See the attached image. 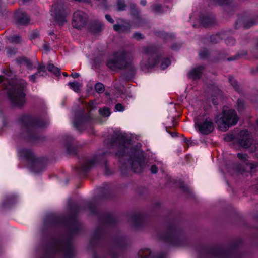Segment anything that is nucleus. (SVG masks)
I'll list each match as a JSON object with an SVG mask.
<instances>
[{"mask_svg": "<svg viewBox=\"0 0 258 258\" xmlns=\"http://www.w3.org/2000/svg\"><path fill=\"white\" fill-rule=\"evenodd\" d=\"M110 146L118 151L116 156H123L130 152V163L132 169L136 173H140L145 166V158L143 152L139 149H131L128 151L129 142L124 136L120 132H115L110 140Z\"/></svg>", "mask_w": 258, "mask_h": 258, "instance_id": "obj_1", "label": "nucleus"}, {"mask_svg": "<svg viewBox=\"0 0 258 258\" xmlns=\"http://www.w3.org/2000/svg\"><path fill=\"white\" fill-rule=\"evenodd\" d=\"M27 85V82L23 79L8 82V85L6 86L8 96L13 106L20 107L24 104Z\"/></svg>", "mask_w": 258, "mask_h": 258, "instance_id": "obj_2", "label": "nucleus"}, {"mask_svg": "<svg viewBox=\"0 0 258 258\" xmlns=\"http://www.w3.org/2000/svg\"><path fill=\"white\" fill-rule=\"evenodd\" d=\"M107 66L112 70L119 69L130 72L131 75L135 73V68L132 63L131 54L126 52L122 51L115 54L114 59H110L107 62Z\"/></svg>", "mask_w": 258, "mask_h": 258, "instance_id": "obj_3", "label": "nucleus"}, {"mask_svg": "<svg viewBox=\"0 0 258 258\" xmlns=\"http://www.w3.org/2000/svg\"><path fill=\"white\" fill-rule=\"evenodd\" d=\"M238 121V117L236 111L227 107L223 108L222 113L217 115L216 119V122L222 131H226L230 126L235 125Z\"/></svg>", "mask_w": 258, "mask_h": 258, "instance_id": "obj_4", "label": "nucleus"}, {"mask_svg": "<svg viewBox=\"0 0 258 258\" xmlns=\"http://www.w3.org/2000/svg\"><path fill=\"white\" fill-rule=\"evenodd\" d=\"M20 122L21 125L25 128L27 134V138L33 140L31 135L32 132L35 127H42L48 123V121H42L37 120L35 118L28 115H23L20 119Z\"/></svg>", "mask_w": 258, "mask_h": 258, "instance_id": "obj_5", "label": "nucleus"}, {"mask_svg": "<svg viewBox=\"0 0 258 258\" xmlns=\"http://www.w3.org/2000/svg\"><path fill=\"white\" fill-rule=\"evenodd\" d=\"M47 253H60L65 258H72L74 250L70 242L59 241L55 242L46 251Z\"/></svg>", "mask_w": 258, "mask_h": 258, "instance_id": "obj_6", "label": "nucleus"}, {"mask_svg": "<svg viewBox=\"0 0 258 258\" xmlns=\"http://www.w3.org/2000/svg\"><path fill=\"white\" fill-rule=\"evenodd\" d=\"M161 239L175 246H181L185 241V238L180 231L174 226L170 227L167 233L162 236Z\"/></svg>", "mask_w": 258, "mask_h": 258, "instance_id": "obj_7", "label": "nucleus"}, {"mask_svg": "<svg viewBox=\"0 0 258 258\" xmlns=\"http://www.w3.org/2000/svg\"><path fill=\"white\" fill-rule=\"evenodd\" d=\"M51 15L59 25H62L64 22H66L67 13L66 11L63 0H59L52 6Z\"/></svg>", "mask_w": 258, "mask_h": 258, "instance_id": "obj_8", "label": "nucleus"}, {"mask_svg": "<svg viewBox=\"0 0 258 258\" xmlns=\"http://www.w3.org/2000/svg\"><path fill=\"white\" fill-rule=\"evenodd\" d=\"M195 126L202 134L208 135L214 130L212 120L207 116H199L195 122Z\"/></svg>", "mask_w": 258, "mask_h": 258, "instance_id": "obj_9", "label": "nucleus"}, {"mask_svg": "<svg viewBox=\"0 0 258 258\" xmlns=\"http://www.w3.org/2000/svg\"><path fill=\"white\" fill-rule=\"evenodd\" d=\"M87 21L86 14L81 11H77L73 14L72 26L75 28L80 29L86 25Z\"/></svg>", "mask_w": 258, "mask_h": 258, "instance_id": "obj_10", "label": "nucleus"}, {"mask_svg": "<svg viewBox=\"0 0 258 258\" xmlns=\"http://www.w3.org/2000/svg\"><path fill=\"white\" fill-rule=\"evenodd\" d=\"M238 144L243 148L250 149L253 145V140L247 130L241 131L239 133Z\"/></svg>", "mask_w": 258, "mask_h": 258, "instance_id": "obj_11", "label": "nucleus"}, {"mask_svg": "<svg viewBox=\"0 0 258 258\" xmlns=\"http://www.w3.org/2000/svg\"><path fill=\"white\" fill-rule=\"evenodd\" d=\"M117 24L113 25V29L118 32L128 33L131 31V25L123 20L118 19Z\"/></svg>", "mask_w": 258, "mask_h": 258, "instance_id": "obj_12", "label": "nucleus"}, {"mask_svg": "<svg viewBox=\"0 0 258 258\" xmlns=\"http://www.w3.org/2000/svg\"><path fill=\"white\" fill-rule=\"evenodd\" d=\"M232 249L217 248L213 249L211 252L215 258H228L232 254Z\"/></svg>", "mask_w": 258, "mask_h": 258, "instance_id": "obj_13", "label": "nucleus"}, {"mask_svg": "<svg viewBox=\"0 0 258 258\" xmlns=\"http://www.w3.org/2000/svg\"><path fill=\"white\" fill-rule=\"evenodd\" d=\"M90 120L91 117L89 114L85 117L81 116L79 118L75 116L73 120V123L76 128L78 130H81L82 127L84 126L86 123L89 122Z\"/></svg>", "mask_w": 258, "mask_h": 258, "instance_id": "obj_14", "label": "nucleus"}, {"mask_svg": "<svg viewBox=\"0 0 258 258\" xmlns=\"http://www.w3.org/2000/svg\"><path fill=\"white\" fill-rule=\"evenodd\" d=\"M47 75L46 67L43 64H39L37 68V71L34 74L30 76L29 79L30 81L35 83L36 79L40 76H45Z\"/></svg>", "mask_w": 258, "mask_h": 258, "instance_id": "obj_15", "label": "nucleus"}, {"mask_svg": "<svg viewBox=\"0 0 258 258\" xmlns=\"http://www.w3.org/2000/svg\"><path fill=\"white\" fill-rule=\"evenodd\" d=\"M204 66H199L197 68L191 70L187 74L188 78L194 80L199 79L201 76L202 71L204 70Z\"/></svg>", "mask_w": 258, "mask_h": 258, "instance_id": "obj_16", "label": "nucleus"}, {"mask_svg": "<svg viewBox=\"0 0 258 258\" xmlns=\"http://www.w3.org/2000/svg\"><path fill=\"white\" fill-rule=\"evenodd\" d=\"M15 17L17 24L26 25L29 22V18L25 13L18 12L15 14Z\"/></svg>", "mask_w": 258, "mask_h": 258, "instance_id": "obj_17", "label": "nucleus"}, {"mask_svg": "<svg viewBox=\"0 0 258 258\" xmlns=\"http://www.w3.org/2000/svg\"><path fill=\"white\" fill-rule=\"evenodd\" d=\"M98 159V157H94L92 159L88 160L85 163L80 167V170L83 172H87L91 167L94 165Z\"/></svg>", "mask_w": 258, "mask_h": 258, "instance_id": "obj_18", "label": "nucleus"}, {"mask_svg": "<svg viewBox=\"0 0 258 258\" xmlns=\"http://www.w3.org/2000/svg\"><path fill=\"white\" fill-rule=\"evenodd\" d=\"M17 62L19 64L25 66L27 68L30 70H32L33 68H35V66L34 67L33 66L30 59L25 57L18 58L17 59Z\"/></svg>", "mask_w": 258, "mask_h": 258, "instance_id": "obj_19", "label": "nucleus"}, {"mask_svg": "<svg viewBox=\"0 0 258 258\" xmlns=\"http://www.w3.org/2000/svg\"><path fill=\"white\" fill-rule=\"evenodd\" d=\"M19 152L21 156L27 159L32 161H35L36 160L33 152L31 150L23 149L21 150Z\"/></svg>", "mask_w": 258, "mask_h": 258, "instance_id": "obj_20", "label": "nucleus"}, {"mask_svg": "<svg viewBox=\"0 0 258 258\" xmlns=\"http://www.w3.org/2000/svg\"><path fill=\"white\" fill-rule=\"evenodd\" d=\"M103 25L99 22L92 23L89 27L90 31L93 34H97L101 31Z\"/></svg>", "mask_w": 258, "mask_h": 258, "instance_id": "obj_21", "label": "nucleus"}, {"mask_svg": "<svg viewBox=\"0 0 258 258\" xmlns=\"http://www.w3.org/2000/svg\"><path fill=\"white\" fill-rule=\"evenodd\" d=\"M158 63V60L156 59L155 57L151 56L149 58L147 62H144V60L142 61L141 67L142 68L144 67L149 68H152L156 65Z\"/></svg>", "mask_w": 258, "mask_h": 258, "instance_id": "obj_22", "label": "nucleus"}, {"mask_svg": "<svg viewBox=\"0 0 258 258\" xmlns=\"http://www.w3.org/2000/svg\"><path fill=\"white\" fill-rule=\"evenodd\" d=\"M133 225L136 228H138L141 225L143 221V217L141 215H135L132 219Z\"/></svg>", "mask_w": 258, "mask_h": 258, "instance_id": "obj_23", "label": "nucleus"}, {"mask_svg": "<svg viewBox=\"0 0 258 258\" xmlns=\"http://www.w3.org/2000/svg\"><path fill=\"white\" fill-rule=\"evenodd\" d=\"M138 255L140 258H149L153 256L151 251L148 249L140 250Z\"/></svg>", "mask_w": 258, "mask_h": 258, "instance_id": "obj_24", "label": "nucleus"}, {"mask_svg": "<svg viewBox=\"0 0 258 258\" xmlns=\"http://www.w3.org/2000/svg\"><path fill=\"white\" fill-rule=\"evenodd\" d=\"M201 23L205 27L211 26L213 23V20L209 17L204 16L201 18Z\"/></svg>", "mask_w": 258, "mask_h": 258, "instance_id": "obj_25", "label": "nucleus"}, {"mask_svg": "<svg viewBox=\"0 0 258 258\" xmlns=\"http://www.w3.org/2000/svg\"><path fill=\"white\" fill-rule=\"evenodd\" d=\"M68 85L70 88L75 92H79L82 87V84L77 82H69Z\"/></svg>", "mask_w": 258, "mask_h": 258, "instance_id": "obj_26", "label": "nucleus"}, {"mask_svg": "<svg viewBox=\"0 0 258 258\" xmlns=\"http://www.w3.org/2000/svg\"><path fill=\"white\" fill-rule=\"evenodd\" d=\"M47 69L49 72L53 73L56 75H59L60 74V69L52 63H49L47 65Z\"/></svg>", "mask_w": 258, "mask_h": 258, "instance_id": "obj_27", "label": "nucleus"}, {"mask_svg": "<svg viewBox=\"0 0 258 258\" xmlns=\"http://www.w3.org/2000/svg\"><path fill=\"white\" fill-rule=\"evenodd\" d=\"M152 10L156 14L163 13L162 7L161 5L154 4L152 6Z\"/></svg>", "mask_w": 258, "mask_h": 258, "instance_id": "obj_28", "label": "nucleus"}, {"mask_svg": "<svg viewBox=\"0 0 258 258\" xmlns=\"http://www.w3.org/2000/svg\"><path fill=\"white\" fill-rule=\"evenodd\" d=\"M95 89L99 93H103L105 90L104 86L101 83H97L95 85Z\"/></svg>", "mask_w": 258, "mask_h": 258, "instance_id": "obj_29", "label": "nucleus"}, {"mask_svg": "<svg viewBox=\"0 0 258 258\" xmlns=\"http://www.w3.org/2000/svg\"><path fill=\"white\" fill-rule=\"evenodd\" d=\"M8 39L10 42L15 43H19L21 42V38L18 35L10 36L8 37Z\"/></svg>", "mask_w": 258, "mask_h": 258, "instance_id": "obj_30", "label": "nucleus"}, {"mask_svg": "<svg viewBox=\"0 0 258 258\" xmlns=\"http://www.w3.org/2000/svg\"><path fill=\"white\" fill-rule=\"evenodd\" d=\"M245 103L243 100L239 99L237 101L236 107L239 111H242L244 108Z\"/></svg>", "mask_w": 258, "mask_h": 258, "instance_id": "obj_31", "label": "nucleus"}, {"mask_svg": "<svg viewBox=\"0 0 258 258\" xmlns=\"http://www.w3.org/2000/svg\"><path fill=\"white\" fill-rule=\"evenodd\" d=\"M154 51V48L151 46L144 47L143 48V53L146 55L152 54Z\"/></svg>", "mask_w": 258, "mask_h": 258, "instance_id": "obj_32", "label": "nucleus"}, {"mask_svg": "<svg viewBox=\"0 0 258 258\" xmlns=\"http://www.w3.org/2000/svg\"><path fill=\"white\" fill-rule=\"evenodd\" d=\"M249 151L250 153H255V156L258 158V144L254 143L252 145Z\"/></svg>", "mask_w": 258, "mask_h": 258, "instance_id": "obj_33", "label": "nucleus"}, {"mask_svg": "<svg viewBox=\"0 0 258 258\" xmlns=\"http://www.w3.org/2000/svg\"><path fill=\"white\" fill-rule=\"evenodd\" d=\"M209 54V51L205 49L201 50L199 52V56L202 59L206 58Z\"/></svg>", "mask_w": 258, "mask_h": 258, "instance_id": "obj_34", "label": "nucleus"}, {"mask_svg": "<svg viewBox=\"0 0 258 258\" xmlns=\"http://www.w3.org/2000/svg\"><path fill=\"white\" fill-rule=\"evenodd\" d=\"M222 39L220 35L218 34L215 35H212L210 37V40L213 43H217Z\"/></svg>", "mask_w": 258, "mask_h": 258, "instance_id": "obj_35", "label": "nucleus"}, {"mask_svg": "<svg viewBox=\"0 0 258 258\" xmlns=\"http://www.w3.org/2000/svg\"><path fill=\"white\" fill-rule=\"evenodd\" d=\"M100 114L103 117H108L110 114V112L108 108H102L99 110Z\"/></svg>", "mask_w": 258, "mask_h": 258, "instance_id": "obj_36", "label": "nucleus"}, {"mask_svg": "<svg viewBox=\"0 0 258 258\" xmlns=\"http://www.w3.org/2000/svg\"><path fill=\"white\" fill-rule=\"evenodd\" d=\"M170 64V61L169 59H168V58L164 59L162 61V63L161 64V69H162V70L165 69L169 66Z\"/></svg>", "mask_w": 258, "mask_h": 258, "instance_id": "obj_37", "label": "nucleus"}, {"mask_svg": "<svg viewBox=\"0 0 258 258\" xmlns=\"http://www.w3.org/2000/svg\"><path fill=\"white\" fill-rule=\"evenodd\" d=\"M229 80L230 83V84L232 85V86L234 87V88L236 90L238 91V85L237 82L236 80L234 79L233 77H229Z\"/></svg>", "mask_w": 258, "mask_h": 258, "instance_id": "obj_38", "label": "nucleus"}, {"mask_svg": "<svg viewBox=\"0 0 258 258\" xmlns=\"http://www.w3.org/2000/svg\"><path fill=\"white\" fill-rule=\"evenodd\" d=\"M117 6L119 11H123L125 9L126 5H125L124 1L118 0L117 4Z\"/></svg>", "mask_w": 258, "mask_h": 258, "instance_id": "obj_39", "label": "nucleus"}, {"mask_svg": "<svg viewBox=\"0 0 258 258\" xmlns=\"http://www.w3.org/2000/svg\"><path fill=\"white\" fill-rule=\"evenodd\" d=\"M6 51L10 56L15 55L17 53V50L15 48L10 47L7 48Z\"/></svg>", "mask_w": 258, "mask_h": 258, "instance_id": "obj_40", "label": "nucleus"}, {"mask_svg": "<svg viewBox=\"0 0 258 258\" xmlns=\"http://www.w3.org/2000/svg\"><path fill=\"white\" fill-rule=\"evenodd\" d=\"M133 37L137 40H139L144 38V36L140 33H135L133 35Z\"/></svg>", "mask_w": 258, "mask_h": 258, "instance_id": "obj_41", "label": "nucleus"}, {"mask_svg": "<svg viewBox=\"0 0 258 258\" xmlns=\"http://www.w3.org/2000/svg\"><path fill=\"white\" fill-rule=\"evenodd\" d=\"M237 157L240 160L243 161H246L248 159V156L246 154L238 153Z\"/></svg>", "mask_w": 258, "mask_h": 258, "instance_id": "obj_42", "label": "nucleus"}, {"mask_svg": "<svg viewBox=\"0 0 258 258\" xmlns=\"http://www.w3.org/2000/svg\"><path fill=\"white\" fill-rule=\"evenodd\" d=\"M131 14L133 15L136 16L138 15V11L136 7V6L134 4L131 5Z\"/></svg>", "mask_w": 258, "mask_h": 258, "instance_id": "obj_43", "label": "nucleus"}, {"mask_svg": "<svg viewBox=\"0 0 258 258\" xmlns=\"http://www.w3.org/2000/svg\"><path fill=\"white\" fill-rule=\"evenodd\" d=\"M225 43L228 45L232 46L235 44V41L233 38H228L225 40Z\"/></svg>", "mask_w": 258, "mask_h": 258, "instance_id": "obj_44", "label": "nucleus"}, {"mask_svg": "<svg viewBox=\"0 0 258 258\" xmlns=\"http://www.w3.org/2000/svg\"><path fill=\"white\" fill-rule=\"evenodd\" d=\"M143 22H144V21H143L141 18L138 17L136 21L135 22V26L136 27L142 26Z\"/></svg>", "mask_w": 258, "mask_h": 258, "instance_id": "obj_45", "label": "nucleus"}, {"mask_svg": "<svg viewBox=\"0 0 258 258\" xmlns=\"http://www.w3.org/2000/svg\"><path fill=\"white\" fill-rule=\"evenodd\" d=\"M251 171H253L257 167L258 163H250L248 164Z\"/></svg>", "mask_w": 258, "mask_h": 258, "instance_id": "obj_46", "label": "nucleus"}, {"mask_svg": "<svg viewBox=\"0 0 258 258\" xmlns=\"http://www.w3.org/2000/svg\"><path fill=\"white\" fill-rule=\"evenodd\" d=\"M39 36V33L37 31H34L32 32L31 35H30V38L31 39H35L38 37Z\"/></svg>", "mask_w": 258, "mask_h": 258, "instance_id": "obj_47", "label": "nucleus"}, {"mask_svg": "<svg viewBox=\"0 0 258 258\" xmlns=\"http://www.w3.org/2000/svg\"><path fill=\"white\" fill-rule=\"evenodd\" d=\"M180 188L184 192H190V189L188 186L187 185L184 184L183 183H182L180 186Z\"/></svg>", "mask_w": 258, "mask_h": 258, "instance_id": "obj_48", "label": "nucleus"}, {"mask_svg": "<svg viewBox=\"0 0 258 258\" xmlns=\"http://www.w3.org/2000/svg\"><path fill=\"white\" fill-rule=\"evenodd\" d=\"M99 235L98 234H95L94 236L91 239V240L90 241L89 244L91 246H92L94 243L97 241L99 238Z\"/></svg>", "mask_w": 258, "mask_h": 258, "instance_id": "obj_49", "label": "nucleus"}, {"mask_svg": "<svg viewBox=\"0 0 258 258\" xmlns=\"http://www.w3.org/2000/svg\"><path fill=\"white\" fill-rule=\"evenodd\" d=\"M115 108L116 109V110L118 111H122L124 110V107L120 103H117V104H116Z\"/></svg>", "mask_w": 258, "mask_h": 258, "instance_id": "obj_50", "label": "nucleus"}, {"mask_svg": "<svg viewBox=\"0 0 258 258\" xmlns=\"http://www.w3.org/2000/svg\"><path fill=\"white\" fill-rule=\"evenodd\" d=\"M113 219H114V218L111 214H108L106 216V223H110L113 220Z\"/></svg>", "mask_w": 258, "mask_h": 258, "instance_id": "obj_51", "label": "nucleus"}, {"mask_svg": "<svg viewBox=\"0 0 258 258\" xmlns=\"http://www.w3.org/2000/svg\"><path fill=\"white\" fill-rule=\"evenodd\" d=\"M157 35L159 36L162 37L164 39H166L168 35L163 32H157Z\"/></svg>", "mask_w": 258, "mask_h": 258, "instance_id": "obj_52", "label": "nucleus"}, {"mask_svg": "<svg viewBox=\"0 0 258 258\" xmlns=\"http://www.w3.org/2000/svg\"><path fill=\"white\" fill-rule=\"evenodd\" d=\"M151 172L153 174H156L158 172V168L156 165H152L150 168Z\"/></svg>", "mask_w": 258, "mask_h": 258, "instance_id": "obj_53", "label": "nucleus"}, {"mask_svg": "<svg viewBox=\"0 0 258 258\" xmlns=\"http://www.w3.org/2000/svg\"><path fill=\"white\" fill-rule=\"evenodd\" d=\"M105 18L108 22L111 23H113L114 22V20L112 18L111 16L108 14H106L105 15Z\"/></svg>", "mask_w": 258, "mask_h": 258, "instance_id": "obj_54", "label": "nucleus"}, {"mask_svg": "<svg viewBox=\"0 0 258 258\" xmlns=\"http://www.w3.org/2000/svg\"><path fill=\"white\" fill-rule=\"evenodd\" d=\"M104 168H105V174L107 175L110 174V172L109 171L108 167L107 166L106 164H105L104 165Z\"/></svg>", "mask_w": 258, "mask_h": 258, "instance_id": "obj_55", "label": "nucleus"}, {"mask_svg": "<svg viewBox=\"0 0 258 258\" xmlns=\"http://www.w3.org/2000/svg\"><path fill=\"white\" fill-rule=\"evenodd\" d=\"M233 139V136L232 135H229L225 137L224 140L226 141H229Z\"/></svg>", "mask_w": 258, "mask_h": 258, "instance_id": "obj_56", "label": "nucleus"}, {"mask_svg": "<svg viewBox=\"0 0 258 258\" xmlns=\"http://www.w3.org/2000/svg\"><path fill=\"white\" fill-rule=\"evenodd\" d=\"M71 76L73 78H77L79 76V74L78 73H73L71 74Z\"/></svg>", "mask_w": 258, "mask_h": 258, "instance_id": "obj_57", "label": "nucleus"}, {"mask_svg": "<svg viewBox=\"0 0 258 258\" xmlns=\"http://www.w3.org/2000/svg\"><path fill=\"white\" fill-rule=\"evenodd\" d=\"M212 101L213 104L214 105H217L218 103L217 99H215L213 96H212Z\"/></svg>", "mask_w": 258, "mask_h": 258, "instance_id": "obj_58", "label": "nucleus"}, {"mask_svg": "<svg viewBox=\"0 0 258 258\" xmlns=\"http://www.w3.org/2000/svg\"><path fill=\"white\" fill-rule=\"evenodd\" d=\"M252 25H253V23L252 22H250V24H245L244 25V27L245 28H249L250 27H251L252 26Z\"/></svg>", "mask_w": 258, "mask_h": 258, "instance_id": "obj_59", "label": "nucleus"}, {"mask_svg": "<svg viewBox=\"0 0 258 258\" xmlns=\"http://www.w3.org/2000/svg\"><path fill=\"white\" fill-rule=\"evenodd\" d=\"M66 138H67V141H68V142H71L73 140L72 137L70 136H68V135L66 136Z\"/></svg>", "mask_w": 258, "mask_h": 258, "instance_id": "obj_60", "label": "nucleus"}, {"mask_svg": "<svg viewBox=\"0 0 258 258\" xmlns=\"http://www.w3.org/2000/svg\"><path fill=\"white\" fill-rule=\"evenodd\" d=\"M147 2L146 0H141L140 1V4L143 6H145L146 5Z\"/></svg>", "mask_w": 258, "mask_h": 258, "instance_id": "obj_61", "label": "nucleus"}, {"mask_svg": "<svg viewBox=\"0 0 258 258\" xmlns=\"http://www.w3.org/2000/svg\"><path fill=\"white\" fill-rule=\"evenodd\" d=\"M237 57H238V56H236V57H234V58H233V57H230V58H227V60H228V61H232V60H235V59H236V58H237Z\"/></svg>", "mask_w": 258, "mask_h": 258, "instance_id": "obj_62", "label": "nucleus"}, {"mask_svg": "<svg viewBox=\"0 0 258 258\" xmlns=\"http://www.w3.org/2000/svg\"><path fill=\"white\" fill-rule=\"evenodd\" d=\"M67 152L69 153H71V151L70 150V149H69V147H68V146L67 147Z\"/></svg>", "mask_w": 258, "mask_h": 258, "instance_id": "obj_63", "label": "nucleus"}, {"mask_svg": "<svg viewBox=\"0 0 258 258\" xmlns=\"http://www.w3.org/2000/svg\"><path fill=\"white\" fill-rule=\"evenodd\" d=\"M165 257V256L164 255H159L158 258H164Z\"/></svg>", "mask_w": 258, "mask_h": 258, "instance_id": "obj_64", "label": "nucleus"}]
</instances>
